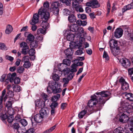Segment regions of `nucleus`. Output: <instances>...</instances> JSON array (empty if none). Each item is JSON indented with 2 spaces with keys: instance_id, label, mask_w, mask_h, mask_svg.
<instances>
[{
  "instance_id": "f257e3e1",
  "label": "nucleus",
  "mask_w": 133,
  "mask_h": 133,
  "mask_svg": "<svg viewBox=\"0 0 133 133\" xmlns=\"http://www.w3.org/2000/svg\"><path fill=\"white\" fill-rule=\"evenodd\" d=\"M118 110L119 112L122 113L120 116L119 121L123 123L128 122L129 119L128 116L133 111V108L131 105H129L126 102L122 101Z\"/></svg>"
},
{
  "instance_id": "f03ea898",
  "label": "nucleus",
  "mask_w": 133,
  "mask_h": 133,
  "mask_svg": "<svg viewBox=\"0 0 133 133\" xmlns=\"http://www.w3.org/2000/svg\"><path fill=\"white\" fill-rule=\"evenodd\" d=\"M95 94L97 95V96H96V105L97 107V109L100 110L104 105L106 101L110 98V97L108 99L106 98V97L111 95V93L109 92L103 91L100 92H96Z\"/></svg>"
},
{
  "instance_id": "7ed1b4c3",
  "label": "nucleus",
  "mask_w": 133,
  "mask_h": 133,
  "mask_svg": "<svg viewBox=\"0 0 133 133\" xmlns=\"http://www.w3.org/2000/svg\"><path fill=\"white\" fill-rule=\"evenodd\" d=\"M86 35V33L84 31V29L83 28H81L77 32V33L75 35V37L76 38L77 41H79V42L76 45L73 46L71 43V44L72 45V46L75 47L77 46L78 48H79L81 47L82 46V43L85 41V39L84 37H85Z\"/></svg>"
},
{
  "instance_id": "20e7f679",
  "label": "nucleus",
  "mask_w": 133,
  "mask_h": 133,
  "mask_svg": "<svg viewBox=\"0 0 133 133\" xmlns=\"http://www.w3.org/2000/svg\"><path fill=\"white\" fill-rule=\"evenodd\" d=\"M47 91L49 93L53 92L57 93L60 92L62 90L59 86V84L56 82L51 81L49 82L47 87Z\"/></svg>"
},
{
  "instance_id": "39448f33",
  "label": "nucleus",
  "mask_w": 133,
  "mask_h": 133,
  "mask_svg": "<svg viewBox=\"0 0 133 133\" xmlns=\"http://www.w3.org/2000/svg\"><path fill=\"white\" fill-rule=\"evenodd\" d=\"M38 14L42 20H48L50 17V13L46 10L41 7L38 10Z\"/></svg>"
},
{
  "instance_id": "423d86ee",
  "label": "nucleus",
  "mask_w": 133,
  "mask_h": 133,
  "mask_svg": "<svg viewBox=\"0 0 133 133\" xmlns=\"http://www.w3.org/2000/svg\"><path fill=\"white\" fill-rule=\"evenodd\" d=\"M96 96L95 94L91 96V99L88 102L89 107L91 108V109L94 111L99 110V109H97V105H96L97 103L96 100Z\"/></svg>"
},
{
  "instance_id": "0eeeda50",
  "label": "nucleus",
  "mask_w": 133,
  "mask_h": 133,
  "mask_svg": "<svg viewBox=\"0 0 133 133\" xmlns=\"http://www.w3.org/2000/svg\"><path fill=\"white\" fill-rule=\"evenodd\" d=\"M70 48H68L64 51V53L66 56V57L70 59H72V55L74 51L73 49L75 48L74 46H72L71 44V42L70 43Z\"/></svg>"
},
{
  "instance_id": "6e6552de",
  "label": "nucleus",
  "mask_w": 133,
  "mask_h": 133,
  "mask_svg": "<svg viewBox=\"0 0 133 133\" xmlns=\"http://www.w3.org/2000/svg\"><path fill=\"white\" fill-rule=\"evenodd\" d=\"M59 5V3L57 2L52 3L51 4V10L54 15L57 16L59 14V9L58 6Z\"/></svg>"
},
{
  "instance_id": "1a4fd4ad",
  "label": "nucleus",
  "mask_w": 133,
  "mask_h": 133,
  "mask_svg": "<svg viewBox=\"0 0 133 133\" xmlns=\"http://www.w3.org/2000/svg\"><path fill=\"white\" fill-rule=\"evenodd\" d=\"M86 6H90L92 8H96L99 7V5L97 0H93L87 2L86 3Z\"/></svg>"
},
{
  "instance_id": "9d476101",
  "label": "nucleus",
  "mask_w": 133,
  "mask_h": 133,
  "mask_svg": "<svg viewBox=\"0 0 133 133\" xmlns=\"http://www.w3.org/2000/svg\"><path fill=\"white\" fill-rule=\"evenodd\" d=\"M119 82L121 85L122 88L123 90L126 91L129 88V86L128 84L125 81V79L122 77H121L120 79Z\"/></svg>"
},
{
  "instance_id": "9b49d317",
  "label": "nucleus",
  "mask_w": 133,
  "mask_h": 133,
  "mask_svg": "<svg viewBox=\"0 0 133 133\" xmlns=\"http://www.w3.org/2000/svg\"><path fill=\"white\" fill-rule=\"evenodd\" d=\"M72 5L73 8H75V10L77 12H82L83 10L82 6L79 5L78 3L76 1H74L72 3Z\"/></svg>"
},
{
  "instance_id": "f8f14e48",
  "label": "nucleus",
  "mask_w": 133,
  "mask_h": 133,
  "mask_svg": "<svg viewBox=\"0 0 133 133\" xmlns=\"http://www.w3.org/2000/svg\"><path fill=\"white\" fill-rule=\"evenodd\" d=\"M119 62L121 64L122 66L125 68L129 67L130 65V61L125 58L120 59Z\"/></svg>"
},
{
  "instance_id": "ddd939ff",
  "label": "nucleus",
  "mask_w": 133,
  "mask_h": 133,
  "mask_svg": "<svg viewBox=\"0 0 133 133\" xmlns=\"http://www.w3.org/2000/svg\"><path fill=\"white\" fill-rule=\"evenodd\" d=\"M109 43L111 51L113 53V50L115 49V48L117 45V42L115 40L112 39L109 41Z\"/></svg>"
},
{
  "instance_id": "4468645a",
  "label": "nucleus",
  "mask_w": 133,
  "mask_h": 133,
  "mask_svg": "<svg viewBox=\"0 0 133 133\" xmlns=\"http://www.w3.org/2000/svg\"><path fill=\"white\" fill-rule=\"evenodd\" d=\"M123 30L120 28H117L114 34L115 37L117 38H119L122 35Z\"/></svg>"
},
{
  "instance_id": "2eb2a0df",
  "label": "nucleus",
  "mask_w": 133,
  "mask_h": 133,
  "mask_svg": "<svg viewBox=\"0 0 133 133\" xmlns=\"http://www.w3.org/2000/svg\"><path fill=\"white\" fill-rule=\"evenodd\" d=\"M49 112L44 108H42L40 111L39 114L43 118L48 117L49 115Z\"/></svg>"
},
{
  "instance_id": "dca6fc26",
  "label": "nucleus",
  "mask_w": 133,
  "mask_h": 133,
  "mask_svg": "<svg viewBox=\"0 0 133 133\" xmlns=\"http://www.w3.org/2000/svg\"><path fill=\"white\" fill-rule=\"evenodd\" d=\"M38 14H34L30 23L32 25H35L38 22L39 17Z\"/></svg>"
},
{
  "instance_id": "f3484780",
  "label": "nucleus",
  "mask_w": 133,
  "mask_h": 133,
  "mask_svg": "<svg viewBox=\"0 0 133 133\" xmlns=\"http://www.w3.org/2000/svg\"><path fill=\"white\" fill-rule=\"evenodd\" d=\"M82 28H79L77 25L75 23L71 24L69 26L70 30L72 32H75L76 33H77L79 29Z\"/></svg>"
},
{
  "instance_id": "a211bd4d",
  "label": "nucleus",
  "mask_w": 133,
  "mask_h": 133,
  "mask_svg": "<svg viewBox=\"0 0 133 133\" xmlns=\"http://www.w3.org/2000/svg\"><path fill=\"white\" fill-rule=\"evenodd\" d=\"M77 33H75V35L70 32L67 33V35H66V39L67 40L69 41L72 42L74 39V38L76 39L75 37V35Z\"/></svg>"
},
{
  "instance_id": "6ab92c4d",
  "label": "nucleus",
  "mask_w": 133,
  "mask_h": 133,
  "mask_svg": "<svg viewBox=\"0 0 133 133\" xmlns=\"http://www.w3.org/2000/svg\"><path fill=\"white\" fill-rule=\"evenodd\" d=\"M133 8V0L131 3L125 5L122 9V12L123 13L127 10Z\"/></svg>"
},
{
  "instance_id": "aec40b11",
  "label": "nucleus",
  "mask_w": 133,
  "mask_h": 133,
  "mask_svg": "<svg viewBox=\"0 0 133 133\" xmlns=\"http://www.w3.org/2000/svg\"><path fill=\"white\" fill-rule=\"evenodd\" d=\"M43 118L39 114H36L34 117L35 121L37 123L41 122L42 121Z\"/></svg>"
},
{
  "instance_id": "412c9836",
  "label": "nucleus",
  "mask_w": 133,
  "mask_h": 133,
  "mask_svg": "<svg viewBox=\"0 0 133 133\" xmlns=\"http://www.w3.org/2000/svg\"><path fill=\"white\" fill-rule=\"evenodd\" d=\"M43 21L41 24V26L44 29L46 30L49 27V23L47 22L48 20H42Z\"/></svg>"
},
{
  "instance_id": "4be33fe9",
  "label": "nucleus",
  "mask_w": 133,
  "mask_h": 133,
  "mask_svg": "<svg viewBox=\"0 0 133 133\" xmlns=\"http://www.w3.org/2000/svg\"><path fill=\"white\" fill-rule=\"evenodd\" d=\"M68 19L70 23L75 22L76 20V17L73 14L70 15L68 17Z\"/></svg>"
},
{
  "instance_id": "5701e85b",
  "label": "nucleus",
  "mask_w": 133,
  "mask_h": 133,
  "mask_svg": "<svg viewBox=\"0 0 133 133\" xmlns=\"http://www.w3.org/2000/svg\"><path fill=\"white\" fill-rule=\"evenodd\" d=\"M30 43V47L31 48L35 49L38 46V42L37 41L35 40Z\"/></svg>"
},
{
  "instance_id": "b1692460",
  "label": "nucleus",
  "mask_w": 133,
  "mask_h": 133,
  "mask_svg": "<svg viewBox=\"0 0 133 133\" xmlns=\"http://www.w3.org/2000/svg\"><path fill=\"white\" fill-rule=\"evenodd\" d=\"M70 59H64L63 61V63H61L60 64V66H61L62 64H65L67 66H69L71 63V60Z\"/></svg>"
},
{
  "instance_id": "393cba45",
  "label": "nucleus",
  "mask_w": 133,
  "mask_h": 133,
  "mask_svg": "<svg viewBox=\"0 0 133 133\" xmlns=\"http://www.w3.org/2000/svg\"><path fill=\"white\" fill-rule=\"evenodd\" d=\"M14 96V94L13 92L12 91L8 90L6 96L4 98V101H6L7 98V96L11 97H12Z\"/></svg>"
},
{
  "instance_id": "a878e982",
  "label": "nucleus",
  "mask_w": 133,
  "mask_h": 133,
  "mask_svg": "<svg viewBox=\"0 0 133 133\" xmlns=\"http://www.w3.org/2000/svg\"><path fill=\"white\" fill-rule=\"evenodd\" d=\"M5 92L6 91L5 89L4 90L2 91V96H0V111L3 107L2 102L3 99V97L5 95Z\"/></svg>"
},
{
  "instance_id": "bb28decb",
  "label": "nucleus",
  "mask_w": 133,
  "mask_h": 133,
  "mask_svg": "<svg viewBox=\"0 0 133 133\" xmlns=\"http://www.w3.org/2000/svg\"><path fill=\"white\" fill-rule=\"evenodd\" d=\"M27 39L26 40L27 42L29 41L30 42L33 41L35 37L32 34H29L27 36Z\"/></svg>"
},
{
  "instance_id": "cd10ccee",
  "label": "nucleus",
  "mask_w": 133,
  "mask_h": 133,
  "mask_svg": "<svg viewBox=\"0 0 133 133\" xmlns=\"http://www.w3.org/2000/svg\"><path fill=\"white\" fill-rule=\"evenodd\" d=\"M13 29L12 26L10 25L7 26L5 30V33L6 34H9L12 31Z\"/></svg>"
},
{
  "instance_id": "c85d7f7f",
  "label": "nucleus",
  "mask_w": 133,
  "mask_h": 133,
  "mask_svg": "<svg viewBox=\"0 0 133 133\" xmlns=\"http://www.w3.org/2000/svg\"><path fill=\"white\" fill-rule=\"evenodd\" d=\"M124 130L122 128L119 127L116 128L114 131V133H123Z\"/></svg>"
},
{
  "instance_id": "c756f323",
  "label": "nucleus",
  "mask_w": 133,
  "mask_h": 133,
  "mask_svg": "<svg viewBox=\"0 0 133 133\" xmlns=\"http://www.w3.org/2000/svg\"><path fill=\"white\" fill-rule=\"evenodd\" d=\"M45 101H44L42 102L40 105L39 103V102L38 101L37 103H36V105L37 106L41 108V109L44 108L45 105Z\"/></svg>"
},
{
  "instance_id": "7c9ffc66",
  "label": "nucleus",
  "mask_w": 133,
  "mask_h": 133,
  "mask_svg": "<svg viewBox=\"0 0 133 133\" xmlns=\"http://www.w3.org/2000/svg\"><path fill=\"white\" fill-rule=\"evenodd\" d=\"M77 66V64H74L71 65V69H70L71 73H73L74 72H76L77 71L76 68Z\"/></svg>"
},
{
  "instance_id": "2f4dec72",
  "label": "nucleus",
  "mask_w": 133,
  "mask_h": 133,
  "mask_svg": "<svg viewBox=\"0 0 133 133\" xmlns=\"http://www.w3.org/2000/svg\"><path fill=\"white\" fill-rule=\"evenodd\" d=\"M46 30L45 29L39 28L37 30V33L38 34H41L44 35L46 34Z\"/></svg>"
},
{
  "instance_id": "473e14b6",
  "label": "nucleus",
  "mask_w": 133,
  "mask_h": 133,
  "mask_svg": "<svg viewBox=\"0 0 133 133\" xmlns=\"http://www.w3.org/2000/svg\"><path fill=\"white\" fill-rule=\"evenodd\" d=\"M13 89L14 91L17 92H20L22 90L21 87L18 85L14 86Z\"/></svg>"
},
{
  "instance_id": "72a5a7b5",
  "label": "nucleus",
  "mask_w": 133,
  "mask_h": 133,
  "mask_svg": "<svg viewBox=\"0 0 133 133\" xmlns=\"http://www.w3.org/2000/svg\"><path fill=\"white\" fill-rule=\"evenodd\" d=\"M29 47L22 49V53L24 55H26L28 52L29 50Z\"/></svg>"
},
{
  "instance_id": "f704fd0d",
  "label": "nucleus",
  "mask_w": 133,
  "mask_h": 133,
  "mask_svg": "<svg viewBox=\"0 0 133 133\" xmlns=\"http://www.w3.org/2000/svg\"><path fill=\"white\" fill-rule=\"evenodd\" d=\"M60 97V95L59 94H57L53 96L51 98L53 102H56L57 101Z\"/></svg>"
},
{
  "instance_id": "c9c22d12",
  "label": "nucleus",
  "mask_w": 133,
  "mask_h": 133,
  "mask_svg": "<svg viewBox=\"0 0 133 133\" xmlns=\"http://www.w3.org/2000/svg\"><path fill=\"white\" fill-rule=\"evenodd\" d=\"M87 111L83 110L81 112L78 114V117L79 118H82L86 114Z\"/></svg>"
},
{
  "instance_id": "e433bc0d",
  "label": "nucleus",
  "mask_w": 133,
  "mask_h": 133,
  "mask_svg": "<svg viewBox=\"0 0 133 133\" xmlns=\"http://www.w3.org/2000/svg\"><path fill=\"white\" fill-rule=\"evenodd\" d=\"M8 116L6 114H2L1 115H0V118L2 121L4 123H6L5 121V119H7Z\"/></svg>"
},
{
  "instance_id": "4c0bfd02",
  "label": "nucleus",
  "mask_w": 133,
  "mask_h": 133,
  "mask_svg": "<svg viewBox=\"0 0 133 133\" xmlns=\"http://www.w3.org/2000/svg\"><path fill=\"white\" fill-rule=\"evenodd\" d=\"M8 113L9 115L13 116L14 112V110L12 107L8 109Z\"/></svg>"
},
{
  "instance_id": "58836bf2",
  "label": "nucleus",
  "mask_w": 133,
  "mask_h": 133,
  "mask_svg": "<svg viewBox=\"0 0 133 133\" xmlns=\"http://www.w3.org/2000/svg\"><path fill=\"white\" fill-rule=\"evenodd\" d=\"M13 126L14 128L16 129L19 133H24V132H21L20 131L21 130L20 129H19V124L17 123H14Z\"/></svg>"
},
{
  "instance_id": "ea45409f",
  "label": "nucleus",
  "mask_w": 133,
  "mask_h": 133,
  "mask_svg": "<svg viewBox=\"0 0 133 133\" xmlns=\"http://www.w3.org/2000/svg\"><path fill=\"white\" fill-rule=\"evenodd\" d=\"M35 53V51L34 49L31 48L28 52V54L29 56H33L34 55Z\"/></svg>"
},
{
  "instance_id": "a19ab883",
  "label": "nucleus",
  "mask_w": 133,
  "mask_h": 133,
  "mask_svg": "<svg viewBox=\"0 0 133 133\" xmlns=\"http://www.w3.org/2000/svg\"><path fill=\"white\" fill-rule=\"evenodd\" d=\"M78 17L82 19H85L87 18V16L85 14H77Z\"/></svg>"
},
{
  "instance_id": "79ce46f5",
  "label": "nucleus",
  "mask_w": 133,
  "mask_h": 133,
  "mask_svg": "<svg viewBox=\"0 0 133 133\" xmlns=\"http://www.w3.org/2000/svg\"><path fill=\"white\" fill-rule=\"evenodd\" d=\"M70 80L68 79L67 78H64L63 79V81L64 83L63 85L64 87H66L67 85L68 84L69 81Z\"/></svg>"
},
{
  "instance_id": "37998d69",
  "label": "nucleus",
  "mask_w": 133,
  "mask_h": 133,
  "mask_svg": "<svg viewBox=\"0 0 133 133\" xmlns=\"http://www.w3.org/2000/svg\"><path fill=\"white\" fill-rule=\"evenodd\" d=\"M20 122L21 124L24 127L26 126L28 124L27 121L24 119H22L20 121Z\"/></svg>"
},
{
  "instance_id": "c03bdc74",
  "label": "nucleus",
  "mask_w": 133,
  "mask_h": 133,
  "mask_svg": "<svg viewBox=\"0 0 133 133\" xmlns=\"http://www.w3.org/2000/svg\"><path fill=\"white\" fill-rule=\"evenodd\" d=\"M63 3H65L67 6H70L71 4L70 0H60Z\"/></svg>"
},
{
  "instance_id": "a18cd8bd",
  "label": "nucleus",
  "mask_w": 133,
  "mask_h": 133,
  "mask_svg": "<svg viewBox=\"0 0 133 133\" xmlns=\"http://www.w3.org/2000/svg\"><path fill=\"white\" fill-rule=\"evenodd\" d=\"M49 6V4L48 1H46L43 3V6L41 7L43 8L46 10L48 9Z\"/></svg>"
},
{
  "instance_id": "49530a36",
  "label": "nucleus",
  "mask_w": 133,
  "mask_h": 133,
  "mask_svg": "<svg viewBox=\"0 0 133 133\" xmlns=\"http://www.w3.org/2000/svg\"><path fill=\"white\" fill-rule=\"evenodd\" d=\"M31 65L30 62V61H29L24 63L23 66L25 68H28L30 67Z\"/></svg>"
},
{
  "instance_id": "de8ad7c7",
  "label": "nucleus",
  "mask_w": 133,
  "mask_h": 133,
  "mask_svg": "<svg viewBox=\"0 0 133 133\" xmlns=\"http://www.w3.org/2000/svg\"><path fill=\"white\" fill-rule=\"evenodd\" d=\"M63 14L64 15L68 16L69 15L70 13V11L67 9H64L63 11Z\"/></svg>"
},
{
  "instance_id": "09e8293b",
  "label": "nucleus",
  "mask_w": 133,
  "mask_h": 133,
  "mask_svg": "<svg viewBox=\"0 0 133 133\" xmlns=\"http://www.w3.org/2000/svg\"><path fill=\"white\" fill-rule=\"evenodd\" d=\"M25 70V69L24 67L21 66L19 67L18 68L17 70V72L19 73H22Z\"/></svg>"
},
{
  "instance_id": "8fccbe9b",
  "label": "nucleus",
  "mask_w": 133,
  "mask_h": 133,
  "mask_svg": "<svg viewBox=\"0 0 133 133\" xmlns=\"http://www.w3.org/2000/svg\"><path fill=\"white\" fill-rule=\"evenodd\" d=\"M62 72L64 75H68L71 72L70 69L69 68H66L63 70Z\"/></svg>"
},
{
  "instance_id": "3c124183",
  "label": "nucleus",
  "mask_w": 133,
  "mask_h": 133,
  "mask_svg": "<svg viewBox=\"0 0 133 133\" xmlns=\"http://www.w3.org/2000/svg\"><path fill=\"white\" fill-rule=\"evenodd\" d=\"M20 45L21 48H26L29 47L27 43L25 42H22L20 44Z\"/></svg>"
},
{
  "instance_id": "603ef678",
  "label": "nucleus",
  "mask_w": 133,
  "mask_h": 133,
  "mask_svg": "<svg viewBox=\"0 0 133 133\" xmlns=\"http://www.w3.org/2000/svg\"><path fill=\"white\" fill-rule=\"evenodd\" d=\"M0 49L2 50H6L8 49L4 44L0 43Z\"/></svg>"
},
{
  "instance_id": "864d4df0",
  "label": "nucleus",
  "mask_w": 133,
  "mask_h": 133,
  "mask_svg": "<svg viewBox=\"0 0 133 133\" xmlns=\"http://www.w3.org/2000/svg\"><path fill=\"white\" fill-rule=\"evenodd\" d=\"M22 61L24 63L29 61V56H24L23 58Z\"/></svg>"
},
{
  "instance_id": "5fc2aeb1",
  "label": "nucleus",
  "mask_w": 133,
  "mask_h": 133,
  "mask_svg": "<svg viewBox=\"0 0 133 133\" xmlns=\"http://www.w3.org/2000/svg\"><path fill=\"white\" fill-rule=\"evenodd\" d=\"M59 77L58 75L56 74H54L52 76L53 79L55 81H58L59 79Z\"/></svg>"
},
{
  "instance_id": "6e6d98bb",
  "label": "nucleus",
  "mask_w": 133,
  "mask_h": 133,
  "mask_svg": "<svg viewBox=\"0 0 133 133\" xmlns=\"http://www.w3.org/2000/svg\"><path fill=\"white\" fill-rule=\"evenodd\" d=\"M12 105L11 102L10 101H9L6 103L5 107L7 108V109L10 108H12Z\"/></svg>"
},
{
  "instance_id": "4d7b16f0",
  "label": "nucleus",
  "mask_w": 133,
  "mask_h": 133,
  "mask_svg": "<svg viewBox=\"0 0 133 133\" xmlns=\"http://www.w3.org/2000/svg\"><path fill=\"white\" fill-rule=\"evenodd\" d=\"M67 78L70 80L72 79L74 75V73H70L69 74H68Z\"/></svg>"
},
{
  "instance_id": "13d9d810",
  "label": "nucleus",
  "mask_w": 133,
  "mask_h": 133,
  "mask_svg": "<svg viewBox=\"0 0 133 133\" xmlns=\"http://www.w3.org/2000/svg\"><path fill=\"white\" fill-rule=\"evenodd\" d=\"M14 120V117L13 116L9 115L8 116L7 118V121L9 123H11Z\"/></svg>"
},
{
  "instance_id": "bf43d9fd",
  "label": "nucleus",
  "mask_w": 133,
  "mask_h": 133,
  "mask_svg": "<svg viewBox=\"0 0 133 133\" xmlns=\"http://www.w3.org/2000/svg\"><path fill=\"white\" fill-rule=\"evenodd\" d=\"M83 48L77 50L75 52V54L77 55H80L83 53L82 50Z\"/></svg>"
},
{
  "instance_id": "052dcab7",
  "label": "nucleus",
  "mask_w": 133,
  "mask_h": 133,
  "mask_svg": "<svg viewBox=\"0 0 133 133\" xmlns=\"http://www.w3.org/2000/svg\"><path fill=\"white\" fill-rule=\"evenodd\" d=\"M103 57L104 58H105L107 61L109 60V57L108 54L105 51L104 52Z\"/></svg>"
},
{
  "instance_id": "680f3d73",
  "label": "nucleus",
  "mask_w": 133,
  "mask_h": 133,
  "mask_svg": "<svg viewBox=\"0 0 133 133\" xmlns=\"http://www.w3.org/2000/svg\"><path fill=\"white\" fill-rule=\"evenodd\" d=\"M128 123L131 125H133V116H131L129 118Z\"/></svg>"
},
{
  "instance_id": "e2e57ef3",
  "label": "nucleus",
  "mask_w": 133,
  "mask_h": 133,
  "mask_svg": "<svg viewBox=\"0 0 133 133\" xmlns=\"http://www.w3.org/2000/svg\"><path fill=\"white\" fill-rule=\"evenodd\" d=\"M54 102L52 103L51 104V108H53V107L55 108L58 105V104L56 102Z\"/></svg>"
},
{
  "instance_id": "0e129e2a",
  "label": "nucleus",
  "mask_w": 133,
  "mask_h": 133,
  "mask_svg": "<svg viewBox=\"0 0 133 133\" xmlns=\"http://www.w3.org/2000/svg\"><path fill=\"white\" fill-rule=\"evenodd\" d=\"M133 94L130 93H128L125 94V96L126 97V98L127 99H128L130 97H131Z\"/></svg>"
},
{
  "instance_id": "69168bd1",
  "label": "nucleus",
  "mask_w": 133,
  "mask_h": 133,
  "mask_svg": "<svg viewBox=\"0 0 133 133\" xmlns=\"http://www.w3.org/2000/svg\"><path fill=\"white\" fill-rule=\"evenodd\" d=\"M20 81V79L18 77H16L14 80V82L15 84H18Z\"/></svg>"
},
{
  "instance_id": "338daca9",
  "label": "nucleus",
  "mask_w": 133,
  "mask_h": 133,
  "mask_svg": "<svg viewBox=\"0 0 133 133\" xmlns=\"http://www.w3.org/2000/svg\"><path fill=\"white\" fill-rule=\"evenodd\" d=\"M25 133H35L34 129L33 128H30L27 130Z\"/></svg>"
},
{
  "instance_id": "774afa93",
  "label": "nucleus",
  "mask_w": 133,
  "mask_h": 133,
  "mask_svg": "<svg viewBox=\"0 0 133 133\" xmlns=\"http://www.w3.org/2000/svg\"><path fill=\"white\" fill-rule=\"evenodd\" d=\"M128 74L130 76L133 74V68H130L128 70Z\"/></svg>"
}]
</instances>
